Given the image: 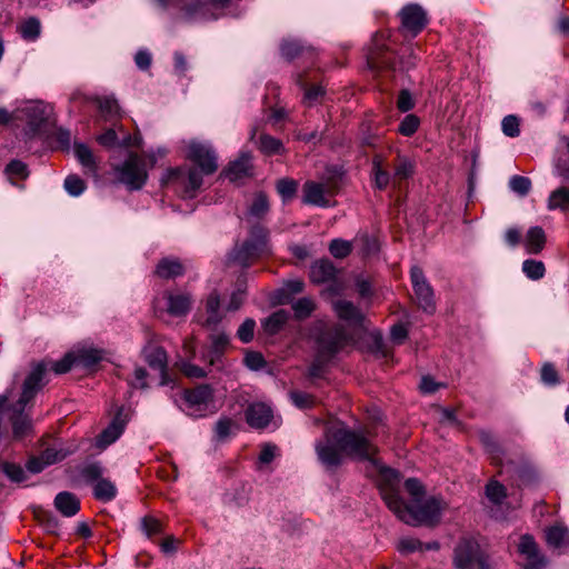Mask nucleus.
Listing matches in <instances>:
<instances>
[{"label":"nucleus","mask_w":569,"mask_h":569,"mask_svg":"<svg viewBox=\"0 0 569 569\" xmlns=\"http://www.w3.org/2000/svg\"><path fill=\"white\" fill-rule=\"evenodd\" d=\"M350 342V337L340 325L322 329L317 337V352L332 359Z\"/></svg>","instance_id":"0eeeda50"},{"label":"nucleus","mask_w":569,"mask_h":569,"mask_svg":"<svg viewBox=\"0 0 569 569\" xmlns=\"http://www.w3.org/2000/svg\"><path fill=\"white\" fill-rule=\"evenodd\" d=\"M141 529L148 538H151L162 532V525L158 519L147 516L141 519Z\"/></svg>","instance_id":"052dcab7"},{"label":"nucleus","mask_w":569,"mask_h":569,"mask_svg":"<svg viewBox=\"0 0 569 569\" xmlns=\"http://www.w3.org/2000/svg\"><path fill=\"white\" fill-rule=\"evenodd\" d=\"M188 159L193 161L204 174L218 169L217 154L209 143L192 140L188 144Z\"/></svg>","instance_id":"9b49d317"},{"label":"nucleus","mask_w":569,"mask_h":569,"mask_svg":"<svg viewBox=\"0 0 569 569\" xmlns=\"http://www.w3.org/2000/svg\"><path fill=\"white\" fill-rule=\"evenodd\" d=\"M206 312L207 318L203 326L214 328L221 322L223 318V310L220 307V296L217 291H213L208 296L206 300Z\"/></svg>","instance_id":"bb28decb"},{"label":"nucleus","mask_w":569,"mask_h":569,"mask_svg":"<svg viewBox=\"0 0 569 569\" xmlns=\"http://www.w3.org/2000/svg\"><path fill=\"white\" fill-rule=\"evenodd\" d=\"M229 345V337L224 333H218L212 337L211 349L208 353V361L210 366H217L221 359L223 351Z\"/></svg>","instance_id":"2f4dec72"},{"label":"nucleus","mask_w":569,"mask_h":569,"mask_svg":"<svg viewBox=\"0 0 569 569\" xmlns=\"http://www.w3.org/2000/svg\"><path fill=\"white\" fill-rule=\"evenodd\" d=\"M456 569H496L480 545L470 538L461 539L453 550Z\"/></svg>","instance_id":"20e7f679"},{"label":"nucleus","mask_w":569,"mask_h":569,"mask_svg":"<svg viewBox=\"0 0 569 569\" xmlns=\"http://www.w3.org/2000/svg\"><path fill=\"white\" fill-rule=\"evenodd\" d=\"M20 33L23 39L34 40L40 34V22L36 18H29L20 26Z\"/></svg>","instance_id":"4d7b16f0"},{"label":"nucleus","mask_w":569,"mask_h":569,"mask_svg":"<svg viewBox=\"0 0 569 569\" xmlns=\"http://www.w3.org/2000/svg\"><path fill=\"white\" fill-rule=\"evenodd\" d=\"M186 268L178 258H162L154 270V273L161 279H174L184 273Z\"/></svg>","instance_id":"a878e982"},{"label":"nucleus","mask_w":569,"mask_h":569,"mask_svg":"<svg viewBox=\"0 0 569 569\" xmlns=\"http://www.w3.org/2000/svg\"><path fill=\"white\" fill-rule=\"evenodd\" d=\"M312 49L303 46L298 40H284L281 43V54L287 60L291 61L303 53H311Z\"/></svg>","instance_id":"4c0bfd02"},{"label":"nucleus","mask_w":569,"mask_h":569,"mask_svg":"<svg viewBox=\"0 0 569 569\" xmlns=\"http://www.w3.org/2000/svg\"><path fill=\"white\" fill-rule=\"evenodd\" d=\"M400 481L401 475L397 470L388 467L380 468L378 480L380 495L391 511L395 510L393 502L398 507L403 500L400 496Z\"/></svg>","instance_id":"9d476101"},{"label":"nucleus","mask_w":569,"mask_h":569,"mask_svg":"<svg viewBox=\"0 0 569 569\" xmlns=\"http://www.w3.org/2000/svg\"><path fill=\"white\" fill-rule=\"evenodd\" d=\"M546 541L552 548H565L569 546V530L565 526L557 525L546 530Z\"/></svg>","instance_id":"c85d7f7f"},{"label":"nucleus","mask_w":569,"mask_h":569,"mask_svg":"<svg viewBox=\"0 0 569 569\" xmlns=\"http://www.w3.org/2000/svg\"><path fill=\"white\" fill-rule=\"evenodd\" d=\"M509 187L515 193L525 197L531 189V181L523 176H512L509 180Z\"/></svg>","instance_id":"5fc2aeb1"},{"label":"nucleus","mask_w":569,"mask_h":569,"mask_svg":"<svg viewBox=\"0 0 569 569\" xmlns=\"http://www.w3.org/2000/svg\"><path fill=\"white\" fill-rule=\"evenodd\" d=\"M103 473L104 469L100 462L88 463L80 470L81 478L88 483H97L100 479L103 478Z\"/></svg>","instance_id":"de8ad7c7"},{"label":"nucleus","mask_w":569,"mask_h":569,"mask_svg":"<svg viewBox=\"0 0 569 569\" xmlns=\"http://www.w3.org/2000/svg\"><path fill=\"white\" fill-rule=\"evenodd\" d=\"M486 496L493 505H501L507 498L506 487L497 480H490L486 486Z\"/></svg>","instance_id":"79ce46f5"},{"label":"nucleus","mask_w":569,"mask_h":569,"mask_svg":"<svg viewBox=\"0 0 569 569\" xmlns=\"http://www.w3.org/2000/svg\"><path fill=\"white\" fill-rule=\"evenodd\" d=\"M74 357L77 365L91 368L103 359V351L94 348L81 349Z\"/></svg>","instance_id":"e433bc0d"},{"label":"nucleus","mask_w":569,"mask_h":569,"mask_svg":"<svg viewBox=\"0 0 569 569\" xmlns=\"http://www.w3.org/2000/svg\"><path fill=\"white\" fill-rule=\"evenodd\" d=\"M541 381L547 386H556L559 383V375L556 370L555 366L550 362H547L541 368Z\"/></svg>","instance_id":"0e129e2a"},{"label":"nucleus","mask_w":569,"mask_h":569,"mask_svg":"<svg viewBox=\"0 0 569 569\" xmlns=\"http://www.w3.org/2000/svg\"><path fill=\"white\" fill-rule=\"evenodd\" d=\"M126 425L127 419L123 417L122 410H119L109 426L99 435L97 446L104 449L113 443L122 435Z\"/></svg>","instance_id":"aec40b11"},{"label":"nucleus","mask_w":569,"mask_h":569,"mask_svg":"<svg viewBox=\"0 0 569 569\" xmlns=\"http://www.w3.org/2000/svg\"><path fill=\"white\" fill-rule=\"evenodd\" d=\"M268 230L262 226H253L249 239L241 247L236 248L230 258L239 264L247 267L253 258L268 253Z\"/></svg>","instance_id":"39448f33"},{"label":"nucleus","mask_w":569,"mask_h":569,"mask_svg":"<svg viewBox=\"0 0 569 569\" xmlns=\"http://www.w3.org/2000/svg\"><path fill=\"white\" fill-rule=\"evenodd\" d=\"M268 211L269 200L267 196L263 192L256 193L248 209L249 216L254 219H262Z\"/></svg>","instance_id":"58836bf2"},{"label":"nucleus","mask_w":569,"mask_h":569,"mask_svg":"<svg viewBox=\"0 0 569 569\" xmlns=\"http://www.w3.org/2000/svg\"><path fill=\"white\" fill-rule=\"evenodd\" d=\"M252 156L250 152H241L240 156L224 169L223 174L231 182H237L252 174Z\"/></svg>","instance_id":"f3484780"},{"label":"nucleus","mask_w":569,"mask_h":569,"mask_svg":"<svg viewBox=\"0 0 569 569\" xmlns=\"http://www.w3.org/2000/svg\"><path fill=\"white\" fill-rule=\"evenodd\" d=\"M479 439L486 451L491 455L492 459H498L501 455V448L496 440V437L487 430L479 431Z\"/></svg>","instance_id":"49530a36"},{"label":"nucleus","mask_w":569,"mask_h":569,"mask_svg":"<svg viewBox=\"0 0 569 569\" xmlns=\"http://www.w3.org/2000/svg\"><path fill=\"white\" fill-rule=\"evenodd\" d=\"M93 496L99 501L109 502L116 498L117 487L111 480L102 478L94 485Z\"/></svg>","instance_id":"473e14b6"},{"label":"nucleus","mask_w":569,"mask_h":569,"mask_svg":"<svg viewBox=\"0 0 569 569\" xmlns=\"http://www.w3.org/2000/svg\"><path fill=\"white\" fill-rule=\"evenodd\" d=\"M167 301V312L172 317H184L193 305V297L190 292L167 290L163 293Z\"/></svg>","instance_id":"4468645a"},{"label":"nucleus","mask_w":569,"mask_h":569,"mask_svg":"<svg viewBox=\"0 0 569 569\" xmlns=\"http://www.w3.org/2000/svg\"><path fill=\"white\" fill-rule=\"evenodd\" d=\"M51 108L42 102H31L16 111V119L27 122L26 134L29 138L42 132L49 122Z\"/></svg>","instance_id":"6e6552de"},{"label":"nucleus","mask_w":569,"mask_h":569,"mask_svg":"<svg viewBox=\"0 0 569 569\" xmlns=\"http://www.w3.org/2000/svg\"><path fill=\"white\" fill-rule=\"evenodd\" d=\"M332 307L339 319L345 320L350 325L363 326L365 316L352 302L339 299L333 301Z\"/></svg>","instance_id":"4be33fe9"},{"label":"nucleus","mask_w":569,"mask_h":569,"mask_svg":"<svg viewBox=\"0 0 569 569\" xmlns=\"http://www.w3.org/2000/svg\"><path fill=\"white\" fill-rule=\"evenodd\" d=\"M297 83L303 90L302 103L306 107H312L317 104L325 96V89L321 86L315 84L308 87L302 80L301 76L298 77Z\"/></svg>","instance_id":"7c9ffc66"},{"label":"nucleus","mask_w":569,"mask_h":569,"mask_svg":"<svg viewBox=\"0 0 569 569\" xmlns=\"http://www.w3.org/2000/svg\"><path fill=\"white\" fill-rule=\"evenodd\" d=\"M415 171V163L407 157L398 156L393 164L392 182L410 178Z\"/></svg>","instance_id":"72a5a7b5"},{"label":"nucleus","mask_w":569,"mask_h":569,"mask_svg":"<svg viewBox=\"0 0 569 569\" xmlns=\"http://www.w3.org/2000/svg\"><path fill=\"white\" fill-rule=\"evenodd\" d=\"M114 170L119 181L130 190H140L148 179L146 160L137 153H130Z\"/></svg>","instance_id":"423d86ee"},{"label":"nucleus","mask_w":569,"mask_h":569,"mask_svg":"<svg viewBox=\"0 0 569 569\" xmlns=\"http://www.w3.org/2000/svg\"><path fill=\"white\" fill-rule=\"evenodd\" d=\"M37 517L46 532L50 535H59L60 523L52 513L42 511Z\"/></svg>","instance_id":"6e6d98bb"},{"label":"nucleus","mask_w":569,"mask_h":569,"mask_svg":"<svg viewBox=\"0 0 569 569\" xmlns=\"http://www.w3.org/2000/svg\"><path fill=\"white\" fill-rule=\"evenodd\" d=\"M184 400L190 409L187 415L198 417L199 415L193 409L199 410L201 406L206 407L212 400V389L209 385H200L191 390H186Z\"/></svg>","instance_id":"6ab92c4d"},{"label":"nucleus","mask_w":569,"mask_h":569,"mask_svg":"<svg viewBox=\"0 0 569 569\" xmlns=\"http://www.w3.org/2000/svg\"><path fill=\"white\" fill-rule=\"evenodd\" d=\"M337 272L335 264L330 260L323 259L311 266L310 279L315 283L331 282L335 281Z\"/></svg>","instance_id":"b1692460"},{"label":"nucleus","mask_w":569,"mask_h":569,"mask_svg":"<svg viewBox=\"0 0 569 569\" xmlns=\"http://www.w3.org/2000/svg\"><path fill=\"white\" fill-rule=\"evenodd\" d=\"M290 399L300 409H308L315 405L313 396L307 392L292 391L290 392Z\"/></svg>","instance_id":"338daca9"},{"label":"nucleus","mask_w":569,"mask_h":569,"mask_svg":"<svg viewBox=\"0 0 569 569\" xmlns=\"http://www.w3.org/2000/svg\"><path fill=\"white\" fill-rule=\"evenodd\" d=\"M352 244L351 242L343 239H333L329 243L330 253L338 259H343L351 253Z\"/></svg>","instance_id":"3c124183"},{"label":"nucleus","mask_w":569,"mask_h":569,"mask_svg":"<svg viewBox=\"0 0 569 569\" xmlns=\"http://www.w3.org/2000/svg\"><path fill=\"white\" fill-rule=\"evenodd\" d=\"M54 508L64 517H73L80 510V500L69 491L59 492L53 501Z\"/></svg>","instance_id":"393cba45"},{"label":"nucleus","mask_w":569,"mask_h":569,"mask_svg":"<svg viewBox=\"0 0 569 569\" xmlns=\"http://www.w3.org/2000/svg\"><path fill=\"white\" fill-rule=\"evenodd\" d=\"M74 156L78 161L86 168L89 172L96 173L98 170L96 157L93 156L91 149L84 143L76 142L73 146Z\"/></svg>","instance_id":"c756f323"},{"label":"nucleus","mask_w":569,"mask_h":569,"mask_svg":"<svg viewBox=\"0 0 569 569\" xmlns=\"http://www.w3.org/2000/svg\"><path fill=\"white\" fill-rule=\"evenodd\" d=\"M372 171L375 176V187L379 190L386 189L391 181V176L382 168V158L380 156L373 157Z\"/></svg>","instance_id":"ea45409f"},{"label":"nucleus","mask_w":569,"mask_h":569,"mask_svg":"<svg viewBox=\"0 0 569 569\" xmlns=\"http://www.w3.org/2000/svg\"><path fill=\"white\" fill-rule=\"evenodd\" d=\"M0 471L3 472L13 482H21L26 479V472L18 463L1 461Z\"/></svg>","instance_id":"09e8293b"},{"label":"nucleus","mask_w":569,"mask_h":569,"mask_svg":"<svg viewBox=\"0 0 569 569\" xmlns=\"http://www.w3.org/2000/svg\"><path fill=\"white\" fill-rule=\"evenodd\" d=\"M256 322L253 319H246L241 326L238 328L237 337L243 343H248L253 339Z\"/></svg>","instance_id":"e2e57ef3"},{"label":"nucleus","mask_w":569,"mask_h":569,"mask_svg":"<svg viewBox=\"0 0 569 569\" xmlns=\"http://www.w3.org/2000/svg\"><path fill=\"white\" fill-rule=\"evenodd\" d=\"M272 418V410L262 402L250 405L246 410V419L250 427L256 429L266 428Z\"/></svg>","instance_id":"412c9836"},{"label":"nucleus","mask_w":569,"mask_h":569,"mask_svg":"<svg viewBox=\"0 0 569 569\" xmlns=\"http://www.w3.org/2000/svg\"><path fill=\"white\" fill-rule=\"evenodd\" d=\"M64 189L70 196L78 197L84 191L86 183L78 176L70 174L64 179Z\"/></svg>","instance_id":"bf43d9fd"},{"label":"nucleus","mask_w":569,"mask_h":569,"mask_svg":"<svg viewBox=\"0 0 569 569\" xmlns=\"http://www.w3.org/2000/svg\"><path fill=\"white\" fill-rule=\"evenodd\" d=\"M522 272L528 279L537 281L545 277L546 267L540 260L526 259L522 262Z\"/></svg>","instance_id":"a19ab883"},{"label":"nucleus","mask_w":569,"mask_h":569,"mask_svg":"<svg viewBox=\"0 0 569 569\" xmlns=\"http://www.w3.org/2000/svg\"><path fill=\"white\" fill-rule=\"evenodd\" d=\"M288 319V311L283 309L277 310L263 321V329L269 335H276L286 325Z\"/></svg>","instance_id":"c9c22d12"},{"label":"nucleus","mask_w":569,"mask_h":569,"mask_svg":"<svg viewBox=\"0 0 569 569\" xmlns=\"http://www.w3.org/2000/svg\"><path fill=\"white\" fill-rule=\"evenodd\" d=\"M181 10L187 20H192L199 17L207 18L209 3L203 0H188L183 3Z\"/></svg>","instance_id":"f704fd0d"},{"label":"nucleus","mask_w":569,"mask_h":569,"mask_svg":"<svg viewBox=\"0 0 569 569\" xmlns=\"http://www.w3.org/2000/svg\"><path fill=\"white\" fill-rule=\"evenodd\" d=\"M517 549L525 560V569H543L546 567L547 559L541 553L538 543L531 535H522Z\"/></svg>","instance_id":"ddd939ff"},{"label":"nucleus","mask_w":569,"mask_h":569,"mask_svg":"<svg viewBox=\"0 0 569 569\" xmlns=\"http://www.w3.org/2000/svg\"><path fill=\"white\" fill-rule=\"evenodd\" d=\"M367 62L371 70L389 69L393 66V57L383 44L376 41L375 47L370 49L367 56Z\"/></svg>","instance_id":"5701e85b"},{"label":"nucleus","mask_w":569,"mask_h":569,"mask_svg":"<svg viewBox=\"0 0 569 569\" xmlns=\"http://www.w3.org/2000/svg\"><path fill=\"white\" fill-rule=\"evenodd\" d=\"M74 363H77L74 353L69 352L62 359L52 362L51 369L57 375H62V373L68 372Z\"/></svg>","instance_id":"69168bd1"},{"label":"nucleus","mask_w":569,"mask_h":569,"mask_svg":"<svg viewBox=\"0 0 569 569\" xmlns=\"http://www.w3.org/2000/svg\"><path fill=\"white\" fill-rule=\"evenodd\" d=\"M546 234L541 227H531L525 237L523 246L526 252L529 254H538L542 251L546 244Z\"/></svg>","instance_id":"cd10ccee"},{"label":"nucleus","mask_w":569,"mask_h":569,"mask_svg":"<svg viewBox=\"0 0 569 569\" xmlns=\"http://www.w3.org/2000/svg\"><path fill=\"white\" fill-rule=\"evenodd\" d=\"M258 147L264 154L280 153L283 148L282 142L279 139H276L266 133L260 134Z\"/></svg>","instance_id":"a18cd8bd"},{"label":"nucleus","mask_w":569,"mask_h":569,"mask_svg":"<svg viewBox=\"0 0 569 569\" xmlns=\"http://www.w3.org/2000/svg\"><path fill=\"white\" fill-rule=\"evenodd\" d=\"M4 173L8 176L9 180H12L14 177L26 179L29 176L27 164L20 160H11L6 166Z\"/></svg>","instance_id":"864d4df0"},{"label":"nucleus","mask_w":569,"mask_h":569,"mask_svg":"<svg viewBox=\"0 0 569 569\" xmlns=\"http://www.w3.org/2000/svg\"><path fill=\"white\" fill-rule=\"evenodd\" d=\"M369 431L346 428L329 429L325 441L317 442L319 460L327 468H337L342 462V452L350 457L372 461L377 447L369 440Z\"/></svg>","instance_id":"f257e3e1"},{"label":"nucleus","mask_w":569,"mask_h":569,"mask_svg":"<svg viewBox=\"0 0 569 569\" xmlns=\"http://www.w3.org/2000/svg\"><path fill=\"white\" fill-rule=\"evenodd\" d=\"M410 280L413 290V299L417 306L429 315L435 313V291L420 267L413 266L411 268Z\"/></svg>","instance_id":"1a4fd4ad"},{"label":"nucleus","mask_w":569,"mask_h":569,"mask_svg":"<svg viewBox=\"0 0 569 569\" xmlns=\"http://www.w3.org/2000/svg\"><path fill=\"white\" fill-rule=\"evenodd\" d=\"M401 24L412 36H417L427 26V13L418 4H408L400 11Z\"/></svg>","instance_id":"2eb2a0df"},{"label":"nucleus","mask_w":569,"mask_h":569,"mask_svg":"<svg viewBox=\"0 0 569 569\" xmlns=\"http://www.w3.org/2000/svg\"><path fill=\"white\" fill-rule=\"evenodd\" d=\"M144 360L151 369L159 370L161 373V385H168V356L166 350L159 346H152L144 348L143 350Z\"/></svg>","instance_id":"a211bd4d"},{"label":"nucleus","mask_w":569,"mask_h":569,"mask_svg":"<svg viewBox=\"0 0 569 569\" xmlns=\"http://www.w3.org/2000/svg\"><path fill=\"white\" fill-rule=\"evenodd\" d=\"M47 367L40 362L33 367L23 382L22 393L19 400L10 407L9 420L12 426V435L16 440L23 439L33 431V425L30 416L24 412L26 406L34 398L41 389V381Z\"/></svg>","instance_id":"f03ea898"},{"label":"nucleus","mask_w":569,"mask_h":569,"mask_svg":"<svg viewBox=\"0 0 569 569\" xmlns=\"http://www.w3.org/2000/svg\"><path fill=\"white\" fill-rule=\"evenodd\" d=\"M297 188L298 183L292 179L284 178L277 182V190L283 200L291 199L295 196Z\"/></svg>","instance_id":"680f3d73"},{"label":"nucleus","mask_w":569,"mask_h":569,"mask_svg":"<svg viewBox=\"0 0 569 569\" xmlns=\"http://www.w3.org/2000/svg\"><path fill=\"white\" fill-rule=\"evenodd\" d=\"M518 486H528L537 479L536 469L529 463H522L513 469Z\"/></svg>","instance_id":"37998d69"},{"label":"nucleus","mask_w":569,"mask_h":569,"mask_svg":"<svg viewBox=\"0 0 569 569\" xmlns=\"http://www.w3.org/2000/svg\"><path fill=\"white\" fill-rule=\"evenodd\" d=\"M549 209H567L569 208V188L561 187L552 191L548 200Z\"/></svg>","instance_id":"c03bdc74"},{"label":"nucleus","mask_w":569,"mask_h":569,"mask_svg":"<svg viewBox=\"0 0 569 569\" xmlns=\"http://www.w3.org/2000/svg\"><path fill=\"white\" fill-rule=\"evenodd\" d=\"M405 488L411 497V503H419L423 499L426 490L422 483L416 478H408L405 481Z\"/></svg>","instance_id":"8fccbe9b"},{"label":"nucleus","mask_w":569,"mask_h":569,"mask_svg":"<svg viewBox=\"0 0 569 569\" xmlns=\"http://www.w3.org/2000/svg\"><path fill=\"white\" fill-rule=\"evenodd\" d=\"M303 191V202L307 204L318 206L322 208L330 207V200L328 196H332L333 193L325 183L307 181L302 188Z\"/></svg>","instance_id":"dca6fc26"},{"label":"nucleus","mask_w":569,"mask_h":569,"mask_svg":"<svg viewBox=\"0 0 569 569\" xmlns=\"http://www.w3.org/2000/svg\"><path fill=\"white\" fill-rule=\"evenodd\" d=\"M420 120L416 114H407L398 127V132L402 136L410 137L418 130Z\"/></svg>","instance_id":"13d9d810"},{"label":"nucleus","mask_w":569,"mask_h":569,"mask_svg":"<svg viewBox=\"0 0 569 569\" xmlns=\"http://www.w3.org/2000/svg\"><path fill=\"white\" fill-rule=\"evenodd\" d=\"M395 510L392 511L399 520L412 526H436L440 522L441 513L447 508L446 501L441 497H429L421 499L419 503H407L402 500V503L398 507L392 505Z\"/></svg>","instance_id":"7ed1b4c3"},{"label":"nucleus","mask_w":569,"mask_h":569,"mask_svg":"<svg viewBox=\"0 0 569 569\" xmlns=\"http://www.w3.org/2000/svg\"><path fill=\"white\" fill-rule=\"evenodd\" d=\"M174 181L183 184L184 192L189 197H193L194 192L199 190L202 184V172L196 168H172L167 170L166 174L161 179V183L167 184Z\"/></svg>","instance_id":"f8f14e48"},{"label":"nucleus","mask_w":569,"mask_h":569,"mask_svg":"<svg viewBox=\"0 0 569 569\" xmlns=\"http://www.w3.org/2000/svg\"><path fill=\"white\" fill-rule=\"evenodd\" d=\"M233 425L234 423L230 418H220L214 427L216 438L219 441L227 439L231 433Z\"/></svg>","instance_id":"774afa93"},{"label":"nucleus","mask_w":569,"mask_h":569,"mask_svg":"<svg viewBox=\"0 0 569 569\" xmlns=\"http://www.w3.org/2000/svg\"><path fill=\"white\" fill-rule=\"evenodd\" d=\"M315 302L312 299L303 297L298 299L293 305L292 309L295 312L296 318L298 319H306L308 318L311 312L315 310Z\"/></svg>","instance_id":"603ef678"}]
</instances>
